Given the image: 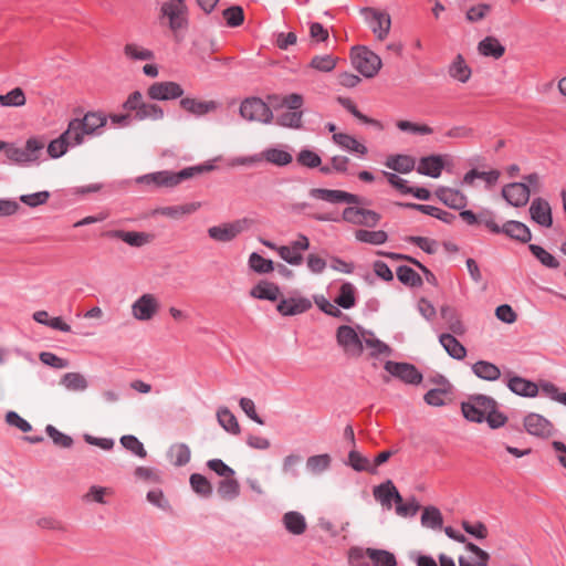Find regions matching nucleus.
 <instances>
[{
  "mask_svg": "<svg viewBox=\"0 0 566 566\" xmlns=\"http://www.w3.org/2000/svg\"><path fill=\"white\" fill-rule=\"evenodd\" d=\"M211 169L212 166H196L185 168L178 172L169 170L156 171L137 177L136 184L146 185L153 188H174L184 180Z\"/></svg>",
  "mask_w": 566,
  "mask_h": 566,
  "instance_id": "1",
  "label": "nucleus"
},
{
  "mask_svg": "<svg viewBox=\"0 0 566 566\" xmlns=\"http://www.w3.org/2000/svg\"><path fill=\"white\" fill-rule=\"evenodd\" d=\"M350 566H396L397 560L392 553L379 548H363L354 546L348 551Z\"/></svg>",
  "mask_w": 566,
  "mask_h": 566,
  "instance_id": "2",
  "label": "nucleus"
},
{
  "mask_svg": "<svg viewBox=\"0 0 566 566\" xmlns=\"http://www.w3.org/2000/svg\"><path fill=\"white\" fill-rule=\"evenodd\" d=\"M186 0H166L159 10V21L166 23L172 32L182 30L188 23Z\"/></svg>",
  "mask_w": 566,
  "mask_h": 566,
  "instance_id": "3",
  "label": "nucleus"
},
{
  "mask_svg": "<svg viewBox=\"0 0 566 566\" xmlns=\"http://www.w3.org/2000/svg\"><path fill=\"white\" fill-rule=\"evenodd\" d=\"M493 408H497V402L485 395H471L467 401L461 403L463 417L478 423L484 421V418Z\"/></svg>",
  "mask_w": 566,
  "mask_h": 566,
  "instance_id": "4",
  "label": "nucleus"
},
{
  "mask_svg": "<svg viewBox=\"0 0 566 566\" xmlns=\"http://www.w3.org/2000/svg\"><path fill=\"white\" fill-rule=\"evenodd\" d=\"M366 23L378 41H385L391 30V17L386 10L366 7L360 10Z\"/></svg>",
  "mask_w": 566,
  "mask_h": 566,
  "instance_id": "5",
  "label": "nucleus"
},
{
  "mask_svg": "<svg viewBox=\"0 0 566 566\" xmlns=\"http://www.w3.org/2000/svg\"><path fill=\"white\" fill-rule=\"evenodd\" d=\"M43 148L44 142L42 139L30 138L22 148L9 145L6 148V156L17 165H29L39 159Z\"/></svg>",
  "mask_w": 566,
  "mask_h": 566,
  "instance_id": "6",
  "label": "nucleus"
},
{
  "mask_svg": "<svg viewBox=\"0 0 566 566\" xmlns=\"http://www.w3.org/2000/svg\"><path fill=\"white\" fill-rule=\"evenodd\" d=\"M352 61L356 70L365 77H374L381 67V59L366 46L352 50Z\"/></svg>",
  "mask_w": 566,
  "mask_h": 566,
  "instance_id": "7",
  "label": "nucleus"
},
{
  "mask_svg": "<svg viewBox=\"0 0 566 566\" xmlns=\"http://www.w3.org/2000/svg\"><path fill=\"white\" fill-rule=\"evenodd\" d=\"M159 297L153 293H144L130 305V314L138 322H149L160 312Z\"/></svg>",
  "mask_w": 566,
  "mask_h": 566,
  "instance_id": "8",
  "label": "nucleus"
},
{
  "mask_svg": "<svg viewBox=\"0 0 566 566\" xmlns=\"http://www.w3.org/2000/svg\"><path fill=\"white\" fill-rule=\"evenodd\" d=\"M251 224L252 221L250 219L243 218L210 227L207 232L210 239L226 243L234 240L240 233L248 230Z\"/></svg>",
  "mask_w": 566,
  "mask_h": 566,
  "instance_id": "9",
  "label": "nucleus"
},
{
  "mask_svg": "<svg viewBox=\"0 0 566 566\" xmlns=\"http://www.w3.org/2000/svg\"><path fill=\"white\" fill-rule=\"evenodd\" d=\"M361 329L363 328L357 332L348 325H342L337 328V344L343 348L346 355L357 358L363 354Z\"/></svg>",
  "mask_w": 566,
  "mask_h": 566,
  "instance_id": "10",
  "label": "nucleus"
},
{
  "mask_svg": "<svg viewBox=\"0 0 566 566\" xmlns=\"http://www.w3.org/2000/svg\"><path fill=\"white\" fill-rule=\"evenodd\" d=\"M240 115L250 122L270 123L273 118L269 105L261 98L249 97L240 105Z\"/></svg>",
  "mask_w": 566,
  "mask_h": 566,
  "instance_id": "11",
  "label": "nucleus"
},
{
  "mask_svg": "<svg viewBox=\"0 0 566 566\" xmlns=\"http://www.w3.org/2000/svg\"><path fill=\"white\" fill-rule=\"evenodd\" d=\"M485 227L493 233H504L511 239L521 241L523 243L528 242L532 238V233L528 227L520 221L510 220L506 221L502 227L494 222L493 219L483 220Z\"/></svg>",
  "mask_w": 566,
  "mask_h": 566,
  "instance_id": "12",
  "label": "nucleus"
},
{
  "mask_svg": "<svg viewBox=\"0 0 566 566\" xmlns=\"http://www.w3.org/2000/svg\"><path fill=\"white\" fill-rule=\"evenodd\" d=\"M342 219L355 226L374 228L380 221V214L360 207H347L343 210Z\"/></svg>",
  "mask_w": 566,
  "mask_h": 566,
  "instance_id": "13",
  "label": "nucleus"
},
{
  "mask_svg": "<svg viewBox=\"0 0 566 566\" xmlns=\"http://www.w3.org/2000/svg\"><path fill=\"white\" fill-rule=\"evenodd\" d=\"M310 240L304 234H298L296 240L289 245H280L277 254L291 265H300L303 262V251L308 250Z\"/></svg>",
  "mask_w": 566,
  "mask_h": 566,
  "instance_id": "14",
  "label": "nucleus"
},
{
  "mask_svg": "<svg viewBox=\"0 0 566 566\" xmlns=\"http://www.w3.org/2000/svg\"><path fill=\"white\" fill-rule=\"evenodd\" d=\"M385 369L394 377L399 378L406 384L418 385L422 380V375L418 369L408 363H396L388 360Z\"/></svg>",
  "mask_w": 566,
  "mask_h": 566,
  "instance_id": "15",
  "label": "nucleus"
},
{
  "mask_svg": "<svg viewBox=\"0 0 566 566\" xmlns=\"http://www.w3.org/2000/svg\"><path fill=\"white\" fill-rule=\"evenodd\" d=\"M310 196L315 199L324 200L332 203L346 202L358 205L361 202L360 197L343 190L313 188L310 191Z\"/></svg>",
  "mask_w": 566,
  "mask_h": 566,
  "instance_id": "16",
  "label": "nucleus"
},
{
  "mask_svg": "<svg viewBox=\"0 0 566 566\" xmlns=\"http://www.w3.org/2000/svg\"><path fill=\"white\" fill-rule=\"evenodd\" d=\"M531 189L524 182H513L503 187L502 197L513 207H523L530 200Z\"/></svg>",
  "mask_w": 566,
  "mask_h": 566,
  "instance_id": "17",
  "label": "nucleus"
},
{
  "mask_svg": "<svg viewBox=\"0 0 566 566\" xmlns=\"http://www.w3.org/2000/svg\"><path fill=\"white\" fill-rule=\"evenodd\" d=\"M525 430L536 437L547 438L553 434V423L538 413H530L524 419Z\"/></svg>",
  "mask_w": 566,
  "mask_h": 566,
  "instance_id": "18",
  "label": "nucleus"
},
{
  "mask_svg": "<svg viewBox=\"0 0 566 566\" xmlns=\"http://www.w3.org/2000/svg\"><path fill=\"white\" fill-rule=\"evenodd\" d=\"M182 93L181 86L175 82H157L148 88V96L159 101L177 98Z\"/></svg>",
  "mask_w": 566,
  "mask_h": 566,
  "instance_id": "19",
  "label": "nucleus"
},
{
  "mask_svg": "<svg viewBox=\"0 0 566 566\" xmlns=\"http://www.w3.org/2000/svg\"><path fill=\"white\" fill-rule=\"evenodd\" d=\"M465 554L458 558L459 566H489L490 555L473 543H467Z\"/></svg>",
  "mask_w": 566,
  "mask_h": 566,
  "instance_id": "20",
  "label": "nucleus"
},
{
  "mask_svg": "<svg viewBox=\"0 0 566 566\" xmlns=\"http://www.w3.org/2000/svg\"><path fill=\"white\" fill-rule=\"evenodd\" d=\"M312 307V302L303 296L282 298L276 310L283 316H293L305 313Z\"/></svg>",
  "mask_w": 566,
  "mask_h": 566,
  "instance_id": "21",
  "label": "nucleus"
},
{
  "mask_svg": "<svg viewBox=\"0 0 566 566\" xmlns=\"http://www.w3.org/2000/svg\"><path fill=\"white\" fill-rule=\"evenodd\" d=\"M180 106L186 112L196 116H202L213 113L219 108V103L216 101H205L192 97H185L180 101Z\"/></svg>",
  "mask_w": 566,
  "mask_h": 566,
  "instance_id": "22",
  "label": "nucleus"
},
{
  "mask_svg": "<svg viewBox=\"0 0 566 566\" xmlns=\"http://www.w3.org/2000/svg\"><path fill=\"white\" fill-rule=\"evenodd\" d=\"M530 214L532 220L542 227L549 228L553 224L552 208L549 203L542 198H536L532 201Z\"/></svg>",
  "mask_w": 566,
  "mask_h": 566,
  "instance_id": "23",
  "label": "nucleus"
},
{
  "mask_svg": "<svg viewBox=\"0 0 566 566\" xmlns=\"http://www.w3.org/2000/svg\"><path fill=\"white\" fill-rule=\"evenodd\" d=\"M259 157L261 163L264 161L276 167H285L293 160L291 153L279 147H268L259 153Z\"/></svg>",
  "mask_w": 566,
  "mask_h": 566,
  "instance_id": "24",
  "label": "nucleus"
},
{
  "mask_svg": "<svg viewBox=\"0 0 566 566\" xmlns=\"http://www.w3.org/2000/svg\"><path fill=\"white\" fill-rule=\"evenodd\" d=\"M59 384L70 392H84L88 388L87 378L77 371L65 373Z\"/></svg>",
  "mask_w": 566,
  "mask_h": 566,
  "instance_id": "25",
  "label": "nucleus"
},
{
  "mask_svg": "<svg viewBox=\"0 0 566 566\" xmlns=\"http://www.w3.org/2000/svg\"><path fill=\"white\" fill-rule=\"evenodd\" d=\"M111 237L120 239L130 247H143L150 243L154 235L146 232L116 230L109 233Z\"/></svg>",
  "mask_w": 566,
  "mask_h": 566,
  "instance_id": "26",
  "label": "nucleus"
},
{
  "mask_svg": "<svg viewBox=\"0 0 566 566\" xmlns=\"http://www.w3.org/2000/svg\"><path fill=\"white\" fill-rule=\"evenodd\" d=\"M436 196L453 209H461L467 205V197L457 189L440 187L436 190Z\"/></svg>",
  "mask_w": 566,
  "mask_h": 566,
  "instance_id": "27",
  "label": "nucleus"
},
{
  "mask_svg": "<svg viewBox=\"0 0 566 566\" xmlns=\"http://www.w3.org/2000/svg\"><path fill=\"white\" fill-rule=\"evenodd\" d=\"M448 73L453 80L464 84L472 75V70L461 54H457L448 67Z\"/></svg>",
  "mask_w": 566,
  "mask_h": 566,
  "instance_id": "28",
  "label": "nucleus"
},
{
  "mask_svg": "<svg viewBox=\"0 0 566 566\" xmlns=\"http://www.w3.org/2000/svg\"><path fill=\"white\" fill-rule=\"evenodd\" d=\"M443 169V160L439 155L422 157L417 167V171L421 175L438 178Z\"/></svg>",
  "mask_w": 566,
  "mask_h": 566,
  "instance_id": "29",
  "label": "nucleus"
},
{
  "mask_svg": "<svg viewBox=\"0 0 566 566\" xmlns=\"http://www.w3.org/2000/svg\"><path fill=\"white\" fill-rule=\"evenodd\" d=\"M478 52L483 56L499 60L505 54V46L496 38L489 35L479 42Z\"/></svg>",
  "mask_w": 566,
  "mask_h": 566,
  "instance_id": "30",
  "label": "nucleus"
},
{
  "mask_svg": "<svg viewBox=\"0 0 566 566\" xmlns=\"http://www.w3.org/2000/svg\"><path fill=\"white\" fill-rule=\"evenodd\" d=\"M333 140L347 151L357 154L359 156L367 154V147L348 134L335 133L333 135Z\"/></svg>",
  "mask_w": 566,
  "mask_h": 566,
  "instance_id": "31",
  "label": "nucleus"
},
{
  "mask_svg": "<svg viewBox=\"0 0 566 566\" xmlns=\"http://www.w3.org/2000/svg\"><path fill=\"white\" fill-rule=\"evenodd\" d=\"M439 342L452 358L461 360L467 356L465 347L452 334H441Z\"/></svg>",
  "mask_w": 566,
  "mask_h": 566,
  "instance_id": "32",
  "label": "nucleus"
},
{
  "mask_svg": "<svg viewBox=\"0 0 566 566\" xmlns=\"http://www.w3.org/2000/svg\"><path fill=\"white\" fill-rule=\"evenodd\" d=\"M280 294V287L276 284L266 281L259 282L250 291V295L259 300L276 301Z\"/></svg>",
  "mask_w": 566,
  "mask_h": 566,
  "instance_id": "33",
  "label": "nucleus"
},
{
  "mask_svg": "<svg viewBox=\"0 0 566 566\" xmlns=\"http://www.w3.org/2000/svg\"><path fill=\"white\" fill-rule=\"evenodd\" d=\"M282 522L285 528L294 535H301L306 531L307 523L305 517L295 511L287 512L283 515Z\"/></svg>",
  "mask_w": 566,
  "mask_h": 566,
  "instance_id": "34",
  "label": "nucleus"
},
{
  "mask_svg": "<svg viewBox=\"0 0 566 566\" xmlns=\"http://www.w3.org/2000/svg\"><path fill=\"white\" fill-rule=\"evenodd\" d=\"M386 166L400 174H408L415 169L416 159L408 155H392L386 160Z\"/></svg>",
  "mask_w": 566,
  "mask_h": 566,
  "instance_id": "35",
  "label": "nucleus"
},
{
  "mask_svg": "<svg viewBox=\"0 0 566 566\" xmlns=\"http://www.w3.org/2000/svg\"><path fill=\"white\" fill-rule=\"evenodd\" d=\"M509 388L516 395L535 397L538 394V386L535 382L521 377H513L509 380Z\"/></svg>",
  "mask_w": 566,
  "mask_h": 566,
  "instance_id": "36",
  "label": "nucleus"
},
{
  "mask_svg": "<svg viewBox=\"0 0 566 566\" xmlns=\"http://www.w3.org/2000/svg\"><path fill=\"white\" fill-rule=\"evenodd\" d=\"M440 313L451 333L455 335H463L465 333V326L454 308L444 305L441 307Z\"/></svg>",
  "mask_w": 566,
  "mask_h": 566,
  "instance_id": "37",
  "label": "nucleus"
},
{
  "mask_svg": "<svg viewBox=\"0 0 566 566\" xmlns=\"http://www.w3.org/2000/svg\"><path fill=\"white\" fill-rule=\"evenodd\" d=\"M363 345L365 344L367 348L371 349L373 355H390V347L378 339L373 332L361 329Z\"/></svg>",
  "mask_w": 566,
  "mask_h": 566,
  "instance_id": "38",
  "label": "nucleus"
},
{
  "mask_svg": "<svg viewBox=\"0 0 566 566\" xmlns=\"http://www.w3.org/2000/svg\"><path fill=\"white\" fill-rule=\"evenodd\" d=\"M474 375L484 380H496L501 376V371L497 366L485 360H479L472 366Z\"/></svg>",
  "mask_w": 566,
  "mask_h": 566,
  "instance_id": "39",
  "label": "nucleus"
},
{
  "mask_svg": "<svg viewBox=\"0 0 566 566\" xmlns=\"http://www.w3.org/2000/svg\"><path fill=\"white\" fill-rule=\"evenodd\" d=\"M217 419L219 424L229 433L239 434L240 424L235 416L227 408L220 407L217 411Z\"/></svg>",
  "mask_w": 566,
  "mask_h": 566,
  "instance_id": "40",
  "label": "nucleus"
},
{
  "mask_svg": "<svg viewBox=\"0 0 566 566\" xmlns=\"http://www.w3.org/2000/svg\"><path fill=\"white\" fill-rule=\"evenodd\" d=\"M84 128L80 118H74L69 123L67 129L62 134L70 146H77L83 143L85 136Z\"/></svg>",
  "mask_w": 566,
  "mask_h": 566,
  "instance_id": "41",
  "label": "nucleus"
},
{
  "mask_svg": "<svg viewBox=\"0 0 566 566\" xmlns=\"http://www.w3.org/2000/svg\"><path fill=\"white\" fill-rule=\"evenodd\" d=\"M355 294V286L349 282H345L340 285L339 293L334 302L343 308H352L356 303Z\"/></svg>",
  "mask_w": 566,
  "mask_h": 566,
  "instance_id": "42",
  "label": "nucleus"
},
{
  "mask_svg": "<svg viewBox=\"0 0 566 566\" xmlns=\"http://www.w3.org/2000/svg\"><path fill=\"white\" fill-rule=\"evenodd\" d=\"M107 118L102 113H87L80 123L82 124L86 135L94 134L98 128L105 126Z\"/></svg>",
  "mask_w": 566,
  "mask_h": 566,
  "instance_id": "43",
  "label": "nucleus"
},
{
  "mask_svg": "<svg viewBox=\"0 0 566 566\" xmlns=\"http://www.w3.org/2000/svg\"><path fill=\"white\" fill-rule=\"evenodd\" d=\"M354 235L357 241L374 245L384 244L388 239V235L384 230L369 231L359 229L355 231Z\"/></svg>",
  "mask_w": 566,
  "mask_h": 566,
  "instance_id": "44",
  "label": "nucleus"
},
{
  "mask_svg": "<svg viewBox=\"0 0 566 566\" xmlns=\"http://www.w3.org/2000/svg\"><path fill=\"white\" fill-rule=\"evenodd\" d=\"M201 208L200 202H190L186 205L180 206H171V207H165L159 210V212L163 216L169 217V218H179L185 214H191L198 211Z\"/></svg>",
  "mask_w": 566,
  "mask_h": 566,
  "instance_id": "45",
  "label": "nucleus"
},
{
  "mask_svg": "<svg viewBox=\"0 0 566 566\" xmlns=\"http://www.w3.org/2000/svg\"><path fill=\"white\" fill-rule=\"evenodd\" d=\"M124 55L132 61H149L154 59L153 51L136 43L125 44Z\"/></svg>",
  "mask_w": 566,
  "mask_h": 566,
  "instance_id": "46",
  "label": "nucleus"
},
{
  "mask_svg": "<svg viewBox=\"0 0 566 566\" xmlns=\"http://www.w3.org/2000/svg\"><path fill=\"white\" fill-rule=\"evenodd\" d=\"M392 488L396 486L390 480H388L385 483L376 486L373 492L375 499L379 501L381 505L387 510L391 509V501L394 499Z\"/></svg>",
  "mask_w": 566,
  "mask_h": 566,
  "instance_id": "47",
  "label": "nucleus"
},
{
  "mask_svg": "<svg viewBox=\"0 0 566 566\" xmlns=\"http://www.w3.org/2000/svg\"><path fill=\"white\" fill-rule=\"evenodd\" d=\"M337 61L338 59L332 54L315 55L310 62V67L318 72L328 73L336 67Z\"/></svg>",
  "mask_w": 566,
  "mask_h": 566,
  "instance_id": "48",
  "label": "nucleus"
},
{
  "mask_svg": "<svg viewBox=\"0 0 566 566\" xmlns=\"http://www.w3.org/2000/svg\"><path fill=\"white\" fill-rule=\"evenodd\" d=\"M443 518L441 512L434 506H427L423 509L421 515V524L430 528H440L442 526Z\"/></svg>",
  "mask_w": 566,
  "mask_h": 566,
  "instance_id": "49",
  "label": "nucleus"
},
{
  "mask_svg": "<svg viewBox=\"0 0 566 566\" xmlns=\"http://www.w3.org/2000/svg\"><path fill=\"white\" fill-rule=\"evenodd\" d=\"M271 103L274 106H285L291 111H298V108L303 105V97L300 94L293 93L285 96H271Z\"/></svg>",
  "mask_w": 566,
  "mask_h": 566,
  "instance_id": "50",
  "label": "nucleus"
},
{
  "mask_svg": "<svg viewBox=\"0 0 566 566\" xmlns=\"http://www.w3.org/2000/svg\"><path fill=\"white\" fill-rule=\"evenodd\" d=\"M113 490L111 488L92 485L88 491L83 495V501L87 503H99L105 504V496L113 495Z\"/></svg>",
  "mask_w": 566,
  "mask_h": 566,
  "instance_id": "51",
  "label": "nucleus"
},
{
  "mask_svg": "<svg viewBox=\"0 0 566 566\" xmlns=\"http://www.w3.org/2000/svg\"><path fill=\"white\" fill-rule=\"evenodd\" d=\"M219 495L224 500H233L240 493L239 482L232 476L222 480L218 486Z\"/></svg>",
  "mask_w": 566,
  "mask_h": 566,
  "instance_id": "52",
  "label": "nucleus"
},
{
  "mask_svg": "<svg viewBox=\"0 0 566 566\" xmlns=\"http://www.w3.org/2000/svg\"><path fill=\"white\" fill-rule=\"evenodd\" d=\"M249 266L256 273L265 274L274 270L272 260L264 259L262 255L253 252L249 256Z\"/></svg>",
  "mask_w": 566,
  "mask_h": 566,
  "instance_id": "53",
  "label": "nucleus"
},
{
  "mask_svg": "<svg viewBox=\"0 0 566 566\" xmlns=\"http://www.w3.org/2000/svg\"><path fill=\"white\" fill-rule=\"evenodd\" d=\"M331 461L328 454L313 455L307 459L306 469L313 474H319L329 468Z\"/></svg>",
  "mask_w": 566,
  "mask_h": 566,
  "instance_id": "54",
  "label": "nucleus"
},
{
  "mask_svg": "<svg viewBox=\"0 0 566 566\" xmlns=\"http://www.w3.org/2000/svg\"><path fill=\"white\" fill-rule=\"evenodd\" d=\"M25 95L22 88L15 87L8 92L7 94L0 95V104L6 107L14 106H23L25 104Z\"/></svg>",
  "mask_w": 566,
  "mask_h": 566,
  "instance_id": "55",
  "label": "nucleus"
},
{
  "mask_svg": "<svg viewBox=\"0 0 566 566\" xmlns=\"http://www.w3.org/2000/svg\"><path fill=\"white\" fill-rule=\"evenodd\" d=\"M135 117L139 120H160L164 117V112L158 105L144 102Z\"/></svg>",
  "mask_w": 566,
  "mask_h": 566,
  "instance_id": "56",
  "label": "nucleus"
},
{
  "mask_svg": "<svg viewBox=\"0 0 566 566\" xmlns=\"http://www.w3.org/2000/svg\"><path fill=\"white\" fill-rule=\"evenodd\" d=\"M190 485L197 494L203 497H208L212 494L211 483L201 474L193 473L190 476Z\"/></svg>",
  "mask_w": 566,
  "mask_h": 566,
  "instance_id": "57",
  "label": "nucleus"
},
{
  "mask_svg": "<svg viewBox=\"0 0 566 566\" xmlns=\"http://www.w3.org/2000/svg\"><path fill=\"white\" fill-rule=\"evenodd\" d=\"M530 251L532 254L545 266L551 269L558 268L559 263L555 259L554 255H552L549 252H547L544 248L537 245V244H530Z\"/></svg>",
  "mask_w": 566,
  "mask_h": 566,
  "instance_id": "58",
  "label": "nucleus"
},
{
  "mask_svg": "<svg viewBox=\"0 0 566 566\" xmlns=\"http://www.w3.org/2000/svg\"><path fill=\"white\" fill-rule=\"evenodd\" d=\"M302 115L300 111L287 109L277 116L276 123L283 127L300 128L302 125Z\"/></svg>",
  "mask_w": 566,
  "mask_h": 566,
  "instance_id": "59",
  "label": "nucleus"
},
{
  "mask_svg": "<svg viewBox=\"0 0 566 566\" xmlns=\"http://www.w3.org/2000/svg\"><path fill=\"white\" fill-rule=\"evenodd\" d=\"M348 463L356 471H367L375 473V467H371L369 460L356 450H352L349 452Z\"/></svg>",
  "mask_w": 566,
  "mask_h": 566,
  "instance_id": "60",
  "label": "nucleus"
},
{
  "mask_svg": "<svg viewBox=\"0 0 566 566\" xmlns=\"http://www.w3.org/2000/svg\"><path fill=\"white\" fill-rule=\"evenodd\" d=\"M398 280L409 286H417L421 284L420 275L411 268L401 265L397 269Z\"/></svg>",
  "mask_w": 566,
  "mask_h": 566,
  "instance_id": "61",
  "label": "nucleus"
},
{
  "mask_svg": "<svg viewBox=\"0 0 566 566\" xmlns=\"http://www.w3.org/2000/svg\"><path fill=\"white\" fill-rule=\"evenodd\" d=\"M222 15L227 21V24L231 28H237L244 21V12L240 6H232L223 10Z\"/></svg>",
  "mask_w": 566,
  "mask_h": 566,
  "instance_id": "62",
  "label": "nucleus"
},
{
  "mask_svg": "<svg viewBox=\"0 0 566 566\" xmlns=\"http://www.w3.org/2000/svg\"><path fill=\"white\" fill-rule=\"evenodd\" d=\"M170 458L175 465H185L190 460V450L184 443L176 444L170 449Z\"/></svg>",
  "mask_w": 566,
  "mask_h": 566,
  "instance_id": "63",
  "label": "nucleus"
},
{
  "mask_svg": "<svg viewBox=\"0 0 566 566\" xmlns=\"http://www.w3.org/2000/svg\"><path fill=\"white\" fill-rule=\"evenodd\" d=\"M120 443L125 449L129 450L130 452L140 458H145L147 455V452L143 443L134 436H123L120 438Z\"/></svg>",
  "mask_w": 566,
  "mask_h": 566,
  "instance_id": "64",
  "label": "nucleus"
}]
</instances>
